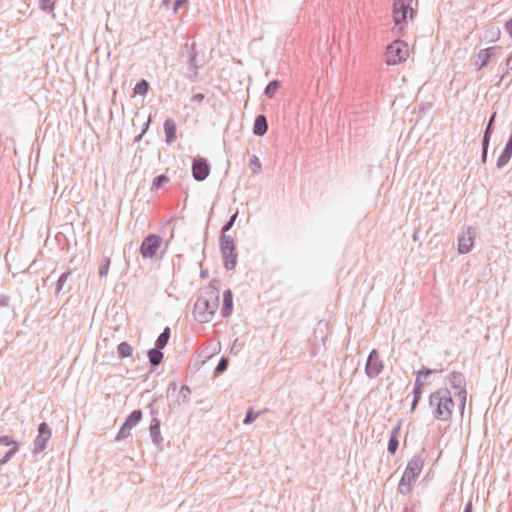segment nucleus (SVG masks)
Segmentation results:
<instances>
[{"label": "nucleus", "instance_id": "1", "mask_svg": "<svg viewBox=\"0 0 512 512\" xmlns=\"http://www.w3.org/2000/svg\"><path fill=\"white\" fill-rule=\"evenodd\" d=\"M429 406L433 417L439 421L447 422L451 419L454 401L448 388H439L429 395Z\"/></svg>", "mask_w": 512, "mask_h": 512}, {"label": "nucleus", "instance_id": "2", "mask_svg": "<svg viewBox=\"0 0 512 512\" xmlns=\"http://www.w3.org/2000/svg\"><path fill=\"white\" fill-rule=\"evenodd\" d=\"M219 306V291L211 289L198 297L194 304V318L200 323L210 322Z\"/></svg>", "mask_w": 512, "mask_h": 512}, {"label": "nucleus", "instance_id": "3", "mask_svg": "<svg viewBox=\"0 0 512 512\" xmlns=\"http://www.w3.org/2000/svg\"><path fill=\"white\" fill-rule=\"evenodd\" d=\"M415 0H395L393 2L392 16L394 31L403 33L416 15Z\"/></svg>", "mask_w": 512, "mask_h": 512}, {"label": "nucleus", "instance_id": "4", "mask_svg": "<svg viewBox=\"0 0 512 512\" xmlns=\"http://www.w3.org/2000/svg\"><path fill=\"white\" fill-rule=\"evenodd\" d=\"M424 466L423 457L418 454L414 455L407 463L406 469L402 475V478L398 484L397 491L402 495H409L418 476L420 475Z\"/></svg>", "mask_w": 512, "mask_h": 512}, {"label": "nucleus", "instance_id": "5", "mask_svg": "<svg viewBox=\"0 0 512 512\" xmlns=\"http://www.w3.org/2000/svg\"><path fill=\"white\" fill-rule=\"evenodd\" d=\"M232 226H223L220 236V250L224 259V266L227 270H232L237 264V253L234 237L228 234Z\"/></svg>", "mask_w": 512, "mask_h": 512}, {"label": "nucleus", "instance_id": "6", "mask_svg": "<svg viewBox=\"0 0 512 512\" xmlns=\"http://www.w3.org/2000/svg\"><path fill=\"white\" fill-rule=\"evenodd\" d=\"M411 54L408 43L397 39L391 42L385 50L384 60L387 65H399L405 62Z\"/></svg>", "mask_w": 512, "mask_h": 512}, {"label": "nucleus", "instance_id": "7", "mask_svg": "<svg viewBox=\"0 0 512 512\" xmlns=\"http://www.w3.org/2000/svg\"><path fill=\"white\" fill-rule=\"evenodd\" d=\"M446 379L451 388L456 390L455 396L458 397L459 408L463 413L467 399L466 379L461 372L457 371L451 372Z\"/></svg>", "mask_w": 512, "mask_h": 512}, {"label": "nucleus", "instance_id": "8", "mask_svg": "<svg viewBox=\"0 0 512 512\" xmlns=\"http://www.w3.org/2000/svg\"><path fill=\"white\" fill-rule=\"evenodd\" d=\"M52 432L46 422H42L38 426V435L34 439L32 454L37 455L44 451L47 447L49 440L51 439Z\"/></svg>", "mask_w": 512, "mask_h": 512}, {"label": "nucleus", "instance_id": "9", "mask_svg": "<svg viewBox=\"0 0 512 512\" xmlns=\"http://www.w3.org/2000/svg\"><path fill=\"white\" fill-rule=\"evenodd\" d=\"M162 243L159 235L150 234L144 238L140 246V253L143 258H153Z\"/></svg>", "mask_w": 512, "mask_h": 512}, {"label": "nucleus", "instance_id": "10", "mask_svg": "<svg viewBox=\"0 0 512 512\" xmlns=\"http://www.w3.org/2000/svg\"><path fill=\"white\" fill-rule=\"evenodd\" d=\"M384 365L383 362L380 359L379 353L377 350L373 349L366 361L365 365V374L370 378L373 379L377 377L383 370Z\"/></svg>", "mask_w": 512, "mask_h": 512}, {"label": "nucleus", "instance_id": "11", "mask_svg": "<svg viewBox=\"0 0 512 512\" xmlns=\"http://www.w3.org/2000/svg\"><path fill=\"white\" fill-rule=\"evenodd\" d=\"M475 236L476 229L472 226H468L466 232H464L458 239L459 254H467L472 250Z\"/></svg>", "mask_w": 512, "mask_h": 512}, {"label": "nucleus", "instance_id": "12", "mask_svg": "<svg viewBox=\"0 0 512 512\" xmlns=\"http://www.w3.org/2000/svg\"><path fill=\"white\" fill-rule=\"evenodd\" d=\"M210 173V166L205 159L194 160L192 165V174L195 180L203 181Z\"/></svg>", "mask_w": 512, "mask_h": 512}, {"label": "nucleus", "instance_id": "13", "mask_svg": "<svg viewBox=\"0 0 512 512\" xmlns=\"http://www.w3.org/2000/svg\"><path fill=\"white\" fill-rule=\"evenodd\" d=\"M415 374L416 379L414 382L413 394L422 395L423 387L425 385V381L422 380V377H424L425 379L426 377L430 376L431 374H433V370H431L430 368L423 367L421 370L416 371Z\"/></svg>", "mask_w": 512, "mask_h": 512}, {"label": "nucleus", "instance_id": "14", "mask_svg": "<svg viewBox=\"0 0 512 512\" xmlns=\"http://www.w3.org/2000/svg\"><path fill=\"white\" fill-rule=\"evenodd\" d=\"M160 424V420L157 417H153L149 426L151 440L156 446H160L163 442L160 432Z\"/></svg>", "mask_w": 512, "mask_h": 512}, {"label": "nucleus", "instance_id": "15", "mask_svg": "<svg viewBox=\"0 0 512 512\" xmlns=\"http://www.w3.org/2000/svg\"><path fill=\"white\" fill-rule=\"evenodd\" d=\"M233 310V294L230 289H227L223 293V306L221 308L222 317H229Z\"/></svg>", "mask_w": 512, "mask_h": 512}, {"label": "nucleus", "instance_id": "16", "mask_svg": "<svg viewBox=\"0 0 512 512\" xmlns=\"http://www.w3.org/2000/svg\"><path fill=\"white\" fill-rule=\"evenodd\" d=\"M177 126L174 120L166 119L164 122V133L166 136V142L172 143L176 139Z\"/></svg>", "mask_w": 512, "mask_h": 512}, {"label": "nucleus", "instance_id": "17", "mask_svg": "<svg viewBox=\"0 0 512 512\" xmlns=\"http://www.w3.org/2000/svg\"><path fill=\"white\" fill-rule=\"evenodd\" d=\"M511 157H512V134H511V137L509 138L508 142L506 143V146H505L502 154L500 155V157L497 160V167L500 168V167H503L504 165H506Z\"/></svg>", "mask_w": 512, "mask_h": 512}, {"label": "nucleus", "instance_id": "18", "mask_svg": "<svg viewBox=\"0 0 512 512\" xmlns=\"http://www.w3.org/2000/svg\"><path fill=\"white\" fill-rule=\"evenodd\" d=\"M268 129L267 120L264 115L256 117L253 127V133L257 136H263Z\"/></svg>", "mask_w": 512, "mask_h": 512}, {"label": "nucleus", "instance_id": "19", "mask_svg": "<svg viewBox=\"0 0 512 512\" xmlns=\"http://www.w3.org/2000/svg\"><path fill=\"white\" fill-rule=\"evenodd\" d=\"M162 349L154 347L148 351V358L152 366H158L163 360Z\"/></svg>", "mask_w": 512, "mask_h": 512}, {"label": "nucleus", "instance_id": "20", "mask_svg": "<svg viewBox=\"0 0 512 512\" xmlns=\"http://www.w3.org/2000/svg\"><path fill=\"white\" fill-rule=\"evenodd\" d=\"M141 419L142 411L139 409L133 410L125 420L126 426L132 429L141 421Z\"/></svg>", "mask_w": 512, "mask_h": 512}, {"label": "nucleus", "instance_id": "21", "mask_svg": "<svg viewBox=\"0 0 512 512\" xmlns=\"http://www.w3.org/2000/svg\"><path fill=\"white\" fill-rule=\"evenodd\" d=\"M170 338V328L166 327L163 332L158 336L155 342V347L163 349L167 345Z\"/></svg>", "mask_w": 512, "mask_h": 512}, {"label": "nucleus", "instance_id": "22", "mask_svg": "<svg viewBox=\"0 0 512 512\" xmlns=\"http://www.w3.org/2000/svg\"><path fill=\"white\" fill-rule=\"evenodd\" d=\"M133 348L132 346L127 342H121L117 347V353L119 358H127L132 355Z\"/></svg>", "mask_w": 512, "mask_h": 512}, {"label": "nucleus", "instance_id": "23", "mask_svg": "<svg viewBox=\"0 0 512 512\" xmlns=\"http://www.w3.org/2000/svg\"><path fill=\"white\" fill-rule=\"evenodd\" d=\"M280 88L278 80L271 81L265 88L264 94L267 98H273L277 90Z\"/></svg>", "mask_w": 512, "mask_h": 512}, {"label": "nucleus", "instance_id": "24", "mask_svg": "<svg viewBox=\"0 0 512 512\" xmlns=\"http://www.w3.org/2000/svg\"><path fill=\"white\" fill-rule=\"evenodd\" d=\"M72 274V271L71 270H68L64 273H62L58 279V281L56 282V287H55V293L56 294H59L60 291L63 289L64 287V284L66 283V281L69 279V277L71 276Z\"/></svg>", "mask_w": 512, "mask_h": 512}, {"label": "nucleus", "instance_id": "25", "mask_svg": "<svg viewBox=\"0 0 512 512\" xmlns=\"http://www.w3.org/2000/svg\"><path fill=\"white\" fill-rule=\"evenodd\" d=\"M19 450V443H14V446L11 447L5 455L0 458V466L5 465Z\"/></svg>", "mask_w": 512, "mask_h": 512}, {"label": "nucleus", "instance_id": "26", "mask_svg": "<svg viewBox=\"0 0 512 512\" xmlns=\"http://www.w3.org/2000/svg\"><path fill=\"white\" fill-rule=\"evenodd\" d=\"M149 84L146 80H141L134 87V94L145 95L148 92Z\"/></svg>", "mask_w": 512, "mask_h": 512}, {"label": "nucleus", "instance_id": "27", "mask_svg": "<svg viewBox=\"0 0 512 512\" xmlns=\"http://www.w3.org/2000/svg\"><path fill=\"white\" fill-rule=\"evenodd\" d=\"M131 428L126 426V423L124 422L122 427L120 428L119 432L117 433L115 440L121 441L126 439L130 435Z\"/></svg>", "mask_w": 512, "mask_h": 512}, {"label": "nucleus", "instance_id": "28", "mask_svg": "<svg viewBox=\"0 0 512 512\" xmlns=\"http://www.w3.org/2000/svg\"><path fill=\"white\" fill-rule=\"evenodd\" d=\"M109 267H110V258L109 257H104L103 260H102V264H101V266L99 268V276L100 277L107 276L108 271H109Z\"/></svg>", "mask_w": 512, "mask_h": 512}, {"label": "nucleus", "instance_id": "29", "mask_svg": "<svg viewBox=\"0 0 512 512\" xmlns=\"http://www.w3.org/2000/svg\"><path fill=\"white\" fill-rule=\"evenodd\" d=\"M399 446L398 437L390 436L388 441V452L391 454H395Z\"/></svg>", "mask_w": 512, "mask_h": 512}, {"label": "nucleus", "instance_id": "30", "mask_svg": "<svg viewBox=\"0 0 512 512\" xmlns=\"http://www.w3.org/2000/svg\"><path fill=\"white\" fill-rule=\"evenodd\" d=\"M227 367H228V359L225 357H222L215 368V374L219 375V374L223 373L224 371H226Z\"/></svg>", "mask_w": 512, "mask_h": 512}, {"label": "nucleus", "instance_id": "31", "mask_svg": "<svg viewBox=\"0 0 512 512\" xmlns=\"http://www.w3.org/2000/svg\"><path fill=\"white\" fill-rule=\"evenodd\" d=\"M259 414L260 413L254 414L253 409L249 408L245 415V418L243 420V424L249 425V424L253 423Z\"/></svg>", "mask_w": 512, "mask_h": 512}, {"label": "nucleus", "instance_id": "32", "mask_svg": "<svg viewBox=\"0 0 512 512\" xmlns=\"http://www.w3.org/2000/svg\"><path fill=\"white\" fill-rule=\"evenodd\" d=\"M168 181H169L168 177H166L164 175H160V176H158V177H156L154 179V181H153V188L159 189L164 184H166Z\"/></svg>", "mask_w": 512, "mask_h": 512}, {"label": "nucleus", "instance_id": "33", "mask_svg": "<svg viewBox=\"0 0 512 512\" xmlns=\"http://www.w3.org/2000/svg\"><path fill=\"white\" fill-rule=\"evenodd\" d=\"M191 390L188 386L183 385L180 389V395L183 398L184 402H188L190 398Z\"/></svg>", "mask_w": 512, "mask_h": 512}, {"label": "nucleus", "instance_id": "34", "mask_svg": "<svg viewBox=\"0 0 512 512\" xmlns=\"http://www.w3.org/2000/svg\"><path fill=\"white\" fill-rule=\"evenodd\" d=\"M14 443H18L17 441L13 440L11 437L9 436H1L0 437V445H4V446H14Z\"/></svg>", "mask_w": 512, "mask_h": 512}, {"label": "nucleus", "instance_id": "35", "mask_svg": "<svg viewBox=\"0 0 512 512\" xmlns=\"http://www.w3.org/2000/svg\"><path fill=\"white\" fill-rule=\"evenodd\" d=\"M40 4L42 9L44 10H52L54 6L53 0H40Z\"/></svg>", "mask_w": 512, "mask_h": 512}, {"label": "nucleus", "instance_id": "36", "mask_svg": "<svg viewBox=\"0 0 512 512\" xmlns=\"http://www.w3.org/2000/svg\"><path fill=\"white\" fill-rule=\"evenodd\" d=\"M401 426H402V421H401V420H399V421L397 422V424H396V425L393 427V429L391 430V435H390V436H396V437H398L399 432H400V430H401Z\"/></svg>", "mask_w": 512, "mask_h": 512}, {"label": "nucleus", "instance_id": "37", "mask_svg": "<svg viewBox=\"0 0 512 512\" xmlns=\"http://www.w3.org/2000/svg\"><path fill=\"white\" fill-rule=\"evenodd\" d=\"M421 397H422V395L413 394V401H412V404H411V412H413L416 409V407H417Z\"/></svg>", "mask_w": 512, "mask_h": 512}, {"label": "nucleus", "instance_id": "38", "mask_svg": "<svg viewBox=\"0 0 512 512\" xmlns=\"http://www.w3.org/2000/svg\"><path fill=\"white\" fill-rule=\"evenodd\" d=\"M9 297L5 295H0V307H6L9 304Z\"/></svg>", "mask_w": 512, "mask_h": 512}, {"label": "nucleus", "instance_id": "39", "mask_svg": "<svg viewBox=\"0 0 512 512\" xmlns=\"http://www.w3.org/2000/svg\"><path fill=\"white\" fill-rule=\"evenodd\" d=\"M251 163L256 167L257 170H260L261 168V163H260V160L257 156H253L251 158Z\"/></svg>", "mask_w": 512, "mask_h": 512}, {"label": "nucleus", "instance_id": "40", "mask_svg": "<svg viewBox=\"0 0 512 512\" xmlns=\"http://www.w3.org/2000/svg\"><path fill=\"white\" fill-rule=\"evenodd\" d=\"M505 29L512 38V18L506 22Z\"/></svg>", "mask_w": 512, "mask_h": 512}, {"label": "nucleus", "instance_id": "41", "mask_svg": "<svg viewBox=\"0 0 512 512\" xmlns=\"http://www.w3.org/2000/svg\"><path fill=\"white\" fill-rule=\"evenodd\" d=\"M473 511V505H472V502L469 501L466 505H465V508H464V511L463 512H472Z\"/></svg>", "mask_w": 512, "mask_h": 512}, {"label": "nucleus", "instance_id": "42", "mask_svg": "<svg viewBox=\"0 0 512 512\" xmlns=\"http://www.w3.org/2000/svg\"><path fill=\"white\" fill-rule=\"evenodd\" d=\"M184 0H177L174 4V12H176L179 8V6L181 5V3L183 2Z\"/></svg>", "mask_w": 512, "mask_h": 512}, {"label": "nucleus", "instance_id": "43", "mask_svg": "<svg viewBox=\"0 0 512 512\" xmlns=\"http://www.w3.org/2000/svg\"><path fill=\"white\" fill-rule=\"evenodd\" d=\"M413 239H414V241L418 240V230L414 232Z\"/></svg>", "mask_w": 512, "mask_h": 512}, {"label": "nucleus", "instance_id": "44", "mask_svg": "<svg viewBox=\"0 0 512 512\" xmlns=\"http://www.w3.org/2000/svg\"><path fill=\"white\" fill-rule=\"evenodd\" d=\"M235 218H236V215H233L232 218L230 219V221L228 222V224H233V222L235 221Z\"/></svg>", "mask_w": 512, "mask_h": 512}, {"label": "nucleus", "instance_id": "45", "mask_svg": "<svg viewBox=\"0 0 512 512\" xmlns=\"http://www.w3.org/2000/svg\"><path fill=\"white\" fill-rule=\"evenodd\" d=\"M433 370V373H436V372H441L442 369H438V368H435V369H432Z\"/></svg>", "mask_w": 512, "mask_h": 512}, {"label": "nucleus", "instance_id": "46", "mask_svg": "<svg viewBox=\"0 0 512 512\" xmlns=\"http://www.w3.org/2000/svg\"><path fill=\"white\" fill-rule=\"evenodd\" d=\"M168 1H169V0H165V1H164L166 5L168 4Z\"/></svg>", "mask_w": 512, "mask_h": 512}]
</instances>
